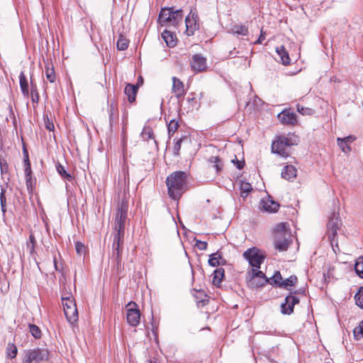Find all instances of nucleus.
<instances>
[{"mask_svg":"<svg viewBox=\"0 0 363 363\" xmlns=\"http://www.w3.org/2000/svg\"><path fill=\"white\" fill-rule=\"evenodd\" d=\"M31 93L33 95V96H32L33 101L37 103L38 101L39 96H38V94L37 92L36 89L32 88Z\"/></svg>","mask_w":363,"mask_h":363,"instance_id":"53","label":"nucleus"},{"mask_svg":"<svg viewBox=\"0 0 363 363\" xmlns=\"http://www.w3.org/2000/svg\"><path fill=\"white\" fill-rule=\"evenodd\" d=\"M276 52L278 54L282 64L289 65L290 63L291 59L288 52L284 46L281 45L280 47H277Z\"/></svg>","mask_w":363,"mask_h":363,"instance_id":"22","label":"nucleus"},{"mask_svg":"<svg viewBox=\"0 0 363 363\" xmlns=\"http://www.w3.org/2000/svg\"><path fill=\"white\" fill-rule=\"evenodd\" d=\"M6 193V189L1 186V194H0V203H1V211L3 214L4 215L6 211V199L5 196Z\"/></svg>","mask_w":363,"mask_h":363,"instance_id":"36","label":"nucleus"},{"mask_svg":"<svg viewBox=\"0 0 363 363\" xmlns=\"http://www.w3.org/2000/svg\"><path fill=\"white\" fill-rule=\"evenodd\" d=\"M296 144V137L294 135L279 136L272 144V151L282 157H287L290 154L288 149Z\"/></svg>","mask_w":363,"mask_h":363,"instance_id":"2","label":"nucleus"},{"mask_svg":"<svg viewBox=\"0 0 363 363\" xmlns=\"http://www.w3.org/2000/svg\"><path fill=\"white\" fill-rule=\"evenodd\" d=\"M16 354H17V348L16 347V346L13 345L12 350H11V352L9 353V356L11 358H13L16 356Z\"/></svg>","mask_w":363,"mask_h":363,"instance_id":"57","label":"nucleus"},{"mask_svg":"<svg viewBox=\"0 0 363 363\" xmlns=\"http://www.w3.org/2000/svg\"><path fill=\"white\" fill-rule=\"evenodd\" d=\"M62 303L67 320L73 324L78 320V311L74 298L72 296H62Z\"/></svg>","mask_w":363,"mask_h":363,"instance_id":"4","label":"nucleus"},{"mask_svg":"<svg viewBox=\"0 0 363 363\" xmlns=\"http://www.w3.org/2000/svg\"><path fill=\"white\" fill-rule=\"evenodd\" d=\"M45 77H46L47 79L50 82H51V83L55 82V81L56 79V76H55V73L54 71V68H53V67H50L49 63H48L45 65Z\"/></svg>","mask_w":363,"mask_h":363,"instance_id":"29","label":"nucleus"},{"mask_svg":"<svg viewBox=\"0 0 363 363\" xmlns=\"http://www.w3.org/2000/svg\"><path fill=\"white\" fill-rule=\"evenodd\" d=\"M167 184L169 197L176 201V206L178 208L179 199L182 196V183H167Z\"/></svg>","mask_w":363,"mask_h":363,"instance_id":"12","label":"nucleus"},{"mask_svg":"<svg viewBox=\"0 0 363 363\" xmlns=\"http://www.w3.org/2000/svg\"><path fill=\"white\" fill-rule=\"evenodd\" d=\"M346 143H348V145H350V143H352L356 138L353 135H349L347 137H345L342 138Z\"/></svg>","mask_w":363,"mask_h":363,"instance_id":"56","label":"nucleus"},{"mask_svg":"<svg viewBox=\"0 0 363 363\" xmlns=\"http://www.w3.org/2000/svg\"><path fill=\"white\" fill-rule=\"evenodd\" d=\"M280 205L278 202L274 201L270 196L262 198L259 201V208L261 211L269 213L278 211Z\"/></svg>","mask_w":363,"mask_h":363,"instance_id":"10","label":"nucleus"},{"mask_svg":"<svg viewBox=\"0 0 363 363\" xmlns=\"http://www.w3.org/2000/svg\"><path fill=\"white\" fill-rule=\"evenodd\" d=\"M297 281V278L295 276H291L288 279L283 281L284 286H293Z\"/></svg>","mask_w":363,"mask_h":363,"instance_id":"46","label":"nucleus"},{"mask_svg":"<svg viewBox=\"0 0 363 363\" xmlns=\"http://www.w3.org/2000/svg\"><path fill=\"white\" fill-rule=\"evenodd\" d=\"M20 86L24 96H28L29 94L28 84L26 75L23 72L19 75Z\"/></svg>","mask_w":363,"mask_h":363,"instance_id":"24","label":"nucleus"},{"mask_svg":"<svg viewBox=\"0 0 363 363\" xmlns=\"http://www.w3.org/2000/svg\"><path fill=\"white\" fill-rule=\"evenodd\" d=\"M247 286L251 289H257L264 286L268 279L264 274L257 269H251L246 275Z\"/></svg>","mask_w":363,"mask_h":363,"instance_id":"5","label":"nucleus"},{"mask_svg":"<svg viewBox=\"0 0 363 363\" xmlns=\"http://www.w3.org/2000/svg\"><path fill=\"white\" fill-rule=\"evenodd\" d=\"M356 304L361 308H363V286H361L358 292L354 296Z\"/></svg>","mask_w":363,"mask_h":363,"instance_id":"38","label":"nucleus"},{"mask_svg":"<svg viewBox=\"0 0 363 363\" xmlns=\"http://www.w3.org/2000/svg\"><path fill=\"white\" fill-rule=\"evenodd\" d=\"M137 91L138 87L131 84H128L124 90V93L128 96V99L130 102H133L135 100Z\"/></svg>","mask_w":363,"mask_h":363,"instance_id":"23","label":"nucleus"},{"mask_svg":"<svg viewBox=\"0 0 363 363\" xmlns=\"http://www.w3.org/2000/svg\"><path fill=\"white\" fill-rule=\"evenodd\" d=\"M177 217L179 223L182 224V220H181V218H180V216H179V214L178 211H177Z\"/></svg>","mask_w":363,"mask_h":363,"instance_id":"61","label":"nucleus"},{"mask_svg":"<svg viewBox=\"0 0 363 363\" xmlns=\"http://www.w3.org/2000/svg\"><path fill=\"white\" fill-rule=\"evenodd\" d=\"M265 33L263 32L262 30H261V33H260V35L259 37V38L257 40V41H255V43L256 44H261L262 43V41L264 40L265 38Z\"/></svg>","mask_w":363,"mask_h":363,"instance_id":"55","label":"nucleus"},{"mask_svg":"<svg viewBox=\"0 0 363 363\" xmlns=\"http://www.w3.org/2000/svg\"><path fill=\"white\" fill-rule=\"evenodd\" d=\"M191 293L199 308L202 307L208 303V297L204 290L193 289Z\"/></svg>","mask_w":363,"mask_h":363,"instance_id":"14","label":"nucleus"},{"mask_svg":"<svg viewBox=\"0 0 363 363\" xmlns=\"http://www.w3.org/2000/svg\"><path fill=\"white\" fill-rule=\"evenodd\" d=\"M0 167H1V170L2 173L4 172H7L8 165H7L6 160H4L3 158H0Z\"/></svg>","mask_w":363,"mask_h":363,"instance_id":"51","label":"nucleus"},{"mask_svg":"<svg viewBox=\"0 0 363 363\" xmlns=\"http://www.w3.org/2000/svg\"><path fill=\"white\" fill-rule=\"evenodd\" d=\"M179 127V122L175 120H171L168 125L169 135L174 134Z\"/></svg>","mask_w":363,"mask_h":363,"instance_id":"44","label":"nucleus"},{"mask_svg":"<svg viewBox=\"0 0 363 363\" xmlns=\"http://www.w3.org/2000/svg\"><path fill=\"white\" fill-rule=\"evenodd\" d=\"M197 14L195 11L191 10L189 14L185 18L186 23V34L189 36L194 34V32L199 28V23H197Z\"/></svg>","mask_w":363,"mask_h":363,"instance_id":"11","label":"nucleus"},{"mask_svg":"<svg viewBox=\"0 0 363 363\" xmlns=\"http://www.w3.org/2000/svg\"><path fill=\"white\" fill-rule=\"evenodd\" d=\"M243 257L248 261L250 265L252 267V269H257V270H259L264 259V256L261 251L255 247L245 251L243 253Z\"/></svg>","mask_w":363,"mask_h":363,"instance_id":"7","label":"nucleus"},{"mask_svg":"<svg viewBox=\"0 0 363 363\" xmlns=\"http://www.w3.org/2000/svg\"><path fill=\"white\" fill-rule=\"evenodd\" d=\"M232 31L234 34L247 35L248 34V29L243 25H235L232 28Z\"/></svg>","mask_w":363,"mask_h":363,"instance_id":"30","label":"nucleus"},{"mask_svg":"<svg viewBox=\"0 0 363 363\" xmlns=\"http://www.w3.org/2000/svg\"><path fill=\"white\" fill-rule=\"evenodd\" d=\"M299 299L295 296L290 294L285 298V303L281 306V313L284 314H291L294 311V305L298 303Z\"/></svg>","mask_w":363,"mask_h":363,"instance_id":"13","label":"nucleus"},{"mask_svg":"<svg viewBox=\"0 0 363 363\" xmlns=\"http://www.w3.org/2000/svg\"><path fill=\"white\" fill-rule=\"evenodd\" d=\"M191 68L197 72H203L207 68L206 59L201 55H194L191 60Z\"/></svg>","mask_w":363,"mask_h":363,"instance_id":"15","label":"nucleus"},{"mask_svg":"<svg viewBox=\"0 0 363 363\" xmlns=\"http://www.w3.org/2000/svg\"><path fill=\"white\" fill-rule=\"evenodd\" d=\"M124 228H125V223H115V230L117 231V233L115 235V237H116L117 239L123 240Z\"/></svg>","mask_w":363,"mask_h":363,"instance_id":"31","label":"nucleus"},{"mask_svg":"<svg viewBox=\"0 0 363 363\" xmlns=\"http://www.w3.org/2000/svg\"><path fill=\"white\" fill-rule=\"evenodd\" d=\"M354 336L357 340L363 337V320L360 322L359 326L354 329Z\"/></svg>","mask_w":363,"mask_h":363,"instance_id":"42","label":"nucleus"},{"mask_svg":"<svg viewBox=\"0 0 363 363\" xmlns=\"http://www.w3.org/2000/svg\"><path fill=\"white\" fill-rule=\"evenodd\" d=\"M341 226V221L337 216L335 213L329 218L327 227H328V236L331 242V245H333V243L335 242V237L337 235V230L340 229Z\"/></svg>","mask_w":363,"mask_h":363,"instance_id":"9","label":"nucleus"},{"mask_svg":"<svg viewBox=\"0 0 363 363\" xmlns=\"http://www.w3.org/2000/svg\"><path fill=\"white\" fill-rule=\"evenodd\" d=\"M146 363H160L155 357H150L147 360Z\"/></svg>","mask_w":363,"mask_h":363,"instance_id":"58","label":"nucleus"},{"mask_svg":"<svg viewBox=\"0 0 363 363\" xmlns=\"http://www.w3.org/2000/svg\"><path fill=\"white\" fill-rule=\"evenodd\" d=\"M226 263L225 259L222 257L220 252H216L210 255L208 264L212 267L224 265Z\"/></svg>","mask_w":363,"mask_h":363,"instance_id":"19","label":"nucleus"},{"mask_svg":"<svg viewBox=\"0 0 363 363\" xmlns=\"http://www.w3.org/2000/svg\"><path fill=\"white\" fill-rule=\"evenodd\" d=\"M225 271L223 268L216 269L213 274L212 282L214 285H219L223 277Z\"/></svg>","mask_w":363,"mask_h":363,"instance_id":"25","label":"nucleus"},{"mask_svg":"<svg viewBox=\"0 0 363 363\" xmlns=\"http://www.w3.org/2000/svg\"><path fill=\"white\" fill-rule=\"evenodd\" d=\"M128 40L126 39L124 36L122 35H120L118 40H117V48L119 50H125L128 47Z\"/></svg>","mask_w":363,"mask_h":363,"instance_id":"33","label":"nucleus"},{"mask_svg":"<svg viewBox=\"0 0 363 363\" xmlns=\"http://www.w3.org/2000/svg\"><path fill=\"white\" fill-rule=\"evenodd\" d=\"M166 182H182V171L172 173L167 178Z\"/></svg>","mask_w":363,"mask_h":363,"instance_id":"43","label":"nucleus"},{"mask_svg":"<svg viewBox=\"0 0 363 363\" xmlns=\"http://www.w3.org/2000/svg\"><path fill=\"white\" fill-rule=\"evenodd\" d=\"M231 162L236 165L237 168L241 169L243 168L245 162L244 160H238L236 157L231 160Z\"/></svg>","mask_w":363,"mask_h":363,"instance_id":"48","label":"nucleus"},{"mask_svg":"<svg viewBox=\"0 0 363 363\" xmlns=\"http://www.w3.org/2000/svg\"><path fill=\"white\" fill-rule=\"evenodd\" d=\"M337 145L343 152L347 154L351 151V147L350 145H348V143H346L342 138H338L337 139Z\"/></svg>","mask_w":363,"mask_h":363,"instance_id":"37","label":"nucleus"},{"mask_svg":"<svg viewBox=\"0 0 363 363\" xmlns=\"http://www.w3.org/2000/svg\"><path fill=\"white\" fill-rule=\"evenodd\" d=\"M29 330L31 335L36 339L40 338L41 337V331L40 328L33 324L29 325Z\"/></svg>","mask_w":363,"mask_h":363,"instance_id":"41","label":"nucleus"},{"mask_svg":"<svg viewBox=\"0 0 363 363\" xmlns=\"http://www.w3.org/2000/svg\"><path fill=\"white\" fill-rule=\"evenodd\" d=\"M125 308L128 323L133 327L137 326L140 320V313L138 305L130 301L126 305Z\"/></svg>","mask_w":363,"mask_h":363,"instance_id":"8","label":"nucleus"},{"mask_svg":"<svg viewBox=\"0 0 363 363\" xmlns=\"http://www.w3.org/2000/svg\"><path fill=\"white\" fill-rule=\"evenodd\" d=\"M152 332L153 333V335H155V337H157V326L152 323Z\"/></svg>","mask_w":363,"mask_h":363,"instance_id":"59","label":"nucleus"},{"mask_svg":"<svg viewBox=\"0 0 363 363\" xmlns=\"http://www.w3.org/2000/svg\"><path fill=\"white\" fill-rule=\"evenodd\" d=\"M207 242H203V241H199L197 243H196V246L198 247V248L201 250H204L207 248Z\"/></svg>","mask_w":363,"mask_h":363,"instance_id":"54","label":"nucleus"},{"mask_svg":"<svg viewBox=\"0 0 363 363\" xmlns=\"http://www.w3.org/2000/svg\"><path fill=\"white\" fill-rule=\"evenodd\" d=\"M332 246H333V249L334 252L335 253H337V250L339 251V247H338V245H337L336 240H335V242L333 243V245H332Z\"/></svg>","mask_w":363,"mask_h":363,"instance_id":"60","label":"nucleus"},{"mask_svg":"<svg viewBox=\"0 0 363 363\" xmlns=\"http://www.w3.org/2000/svg\"><path fill=\"white\" fill-rule=\"evenodd\" d=\"M182 140H183V142H184L186 140V138L183 137Z\"/></svg>","mask_w":363,"mask_h":363,"instance_id":"64","label":"nucleus"},{"mask_svg":"<svg viewBox=\"0 0 363 363\" xmlns=\"http://www.w3.org/2000/svg\"><path fill=\"white\" fill-rule=\"evenodd\" d=\"M296 109L298 113L302 115H312L313 113V110L310 108H305L300 104L296 106Z\"/></svg>","mask_w":363,"mask_h":363,"instance_id":"45","label":"nucleus"},{"mask_svg":"<svg viewBox=\"0 0 363 363\" xmlns=\"http://www.w3.org/2000/svg\"><path fill=\"white\" fill-rule=\"evenodd\" d=\"M297 170L293 165H286L281 172V177L286 180L294 179L296 177Z\"/></svg>","mask_w":363,"mask_h":363,"instance_id":"20","label":"nucleus"},{"mask_svg":"<svg viewBox=\"0 0 363 363\" xmlns=\"http://www.w3.org/2000/svg\"><path fill=\"white\" fill-rule=\"evenodd\" d=\"M56 169H57V172L59 173V174L62 177V179H65L67 180L71 179V178H72L71 174L67 172L64 166L57 163L56 164Z\"/></svg>","mask_w":363,"mask_h":363,"instance_id":"35","label":"nucleus"},{"mask_svg":"<svg viewBox=\"0 0 363 363\" xmlns=\"http://www.w3.org/2000/svg\"><path fill=\"white\" fill-rule=\"evenodd\" d=\"M182 21V11H173L172 9H162L159 15V22L162 26H178Z\"/></svg>","mask_w":363,"mask_h":363,"instance_id":"3","label":"nucleus"},{"mask_svg":"<svg viewBox=\"0 0 363 363\" xmlns=\"http://www.w3.org/2000/svg\"><path fill=\"white\" fill-rule=\"evenodd\" d=\"M183 174V182H184L185 177H184V172H182Z\"/></svg>","mask_w":363,"mask_h":363,"instance_id":"62","label":"nucleus"},{"mask_svg":"<svg viewBox=\"0 0 363 363\" xmlns=\"http://www.w3.org/2000/svg\"><path fill=\"white\" fill-rule=\"evenodd\" d=\"M45 128L48 130L52 131V130H54L55 126H54V124H53V123H52V121L51 120H50L49 118H47V120L45 122Z\"/></svg>","mask_w":363,"mask_h":363,"instance_id":"52","label":"nucleus"},{"mask_svg":"<svg viewBox=\"0 0 363 363\" xmlns=\"http://www.w3.org/2000/svg\"><path fill=\"white\" fill-rule=\"evenodd\" d=\"M177 235L179 237L180 235H179V229L177 228Z\"/></svg>","mask_w":363,"mask_h":363,"instance_id":"63","label":"nucleus"},{"mask_svg":"<svg viewBox=\"0 0 363 363\" xmlns=\"http://www.w3.org/2000/svg\"><path fill=\"white\" fill-rule=\"evenodd\" d=\"M75 250H76V252L79 256L86 255V247L82 242H81L79 241H77L75 242Z\"/></svg>","mask_w":363,"mask_h":363,"instance_id":"40","label":"nucleus"},{"mask_svg":"<svg viewBox=\"0 0 363 363\" xmlns=\"http://www.w3.org/2000/svg\"><path fill=\"white\" fill-rule=\"evenodd\" d=\"M49 352L47 349L35 348L25 352L23 363H40L48 359Z\"/></svg>","mask_w":363,"mask_h":363,"instance_id":"6","label":"nucleus"},{"mask_svg":"<svg viewBox=\"0 0 363 363\" xmlns=\"http://www.w3.org/2000/svg\"><path fill=\"white\" fill-rule=\"evenodd\" d=\"M209 162L212 164V167L214 168L217 173H219L223 169V162L218 157H211L209 159Z\"/></svg>","mask_w":363,"mask_h":363,"instance_id":"28","label":"nucleus"},{"mask_svg":"<svg viewBox=\"0 0 363 363\" xmlns=\"http://www.w3.org/2000/svg\"><path fill=\"white\" fill-rule=\"evenodd\" d=\"M240 196L245 198L249 192L252 190L251 183H240Z\"/></svg>","mask_w":363,"mask_h":363,"instance_id":"34","label":"nucleus"},{"mask_svg":"<svg viewBox=\"0 0 363 363\" xmlns=\"http://www.w3.org/2000/svg\"><path fill=\"white\" fill-rule=\"evenodd\" d=\"M23 164H24V173L26 175V182H30L31 177V168L30 163L29 161L28 152L27 149L23 147Z\"/></svg>","mask_w":363,"mask_h":363,"instance_id":"18","label":"nucleus"},{"mask_svg":"<svg viewBox=\"0 0 363 363\" xmlns=\"http://www.w3.org/2000/svg\"><path fill=\"white\" fill-rule=\"evenodd\" d=\"M35 238L33 234L29 236V240L27 242V250L30 255H33L35 252Z\"/></svg>","mask_w":363,"mask_h":363,"instance_id":"39","label":"nucleus"},{"mask_svg":"<svg viewBox=\"0 0 363 363\" xmlns=\"http://www.w3.org/2000/svg\"><path fill=\"white\" fill-rule=\"evenodd\" d=\"M162 37L169 47H174L177 45V38L175 35L169 30H164Z\"/></svg>","mask_w":363,"mask_h":363,"instance_id":"21","label":"nucleus"},{"mask_svg":"<svg viewBox=\"0 0 363 363\" xmlns=\"http://www.w3.org/2000/svg\"><path fill=\"white\" fill-rule=\"evenodd\" d=\"M141 135L144 139L147 140L152 138V131L149 127H145Z\"/></svg>","mask_w":363,"mask_h":363,"instance_id":"47","label":"nucleus"},{"mask_svg":"<svg viewBox=\"0 0 363 363\" xmlns=\"http://www.w3.org/2000/svg\"><path fill=\"white\" fill-rule=\"evenodd\" d=\"M274 249L279 252L286 251L291 243V231L288 223L277 224L273 230Z\"/></svg>","mask_w":363,"mask_h":363,"instance_id":"1","label":"nucleus"},{"mask_svg":"<svg viewBox=\"0 0 363 363\" xmlns=\"http://www.w3.org/2000/svg\"><path fill=\"white\" fill-rule=\"evenodd\" d=\"M181 142H182V139L178 140L176 142V143L174 144V146L173 148L174 154L177 156L179 155V150H180V147H181L180 143Z\"/></svg>","mask_w":363,"mask_h":363,"instance_id":"50","label":"nucleus"},{"mask_svg":"<svg viewBox=\"0 0 363 363\" xmlns=\"http://www.w3.org/2000/svg\"><path fill=\"white\" fill-rule=\"evenodd\" d=\"M173 84H172V91L175 94L176 96L179 98L182 96V82L179 79L174 77L172 78Z\"/></svg>","mask_w":363,"mask_h":363,"instance_id":"27","label":"nucleus"},{"mask_svg":"<svg viewBox=\"0 0 363 363\" xmlns=\"http://www.w3.org/2000/svg\"><path fill=\"white\" fill-rule=\"evenodd\" d=\"M128 209V203L125 198H122L121 206L118 209V212L116 216L115 223H125Z\"/></svg>","mask_w":363,"mask_h":363,"instance_id":"16","label":"nucleus"},{"mask_svg":"<svg viewBox=\"0 0 363 363\" xmlns=\"http://www.w3.org/2000/svg\"><path fill=\"white\" fill-rule=\"evenodd\" d=\"M123 242V240L117 239L116 237L114 238V240L113 242V255H116L118 261L121 259V244Z\"/></svg>","mask_w":363,"mask_h":363,"instance_id":"26","label":"nucleus"},{"mask_svg":"<svg viewBox=\"0 0 363 363\" xmlns=\"http://www.w3.org/2000/svg\"><path fill=\"white\" fill-rule=\"evenodd\" d=\"M273 280L274 283L278 284L280 286H283V281H281L282 280V277L279 272L274 275Z\"/></svg>","mask_w":363,"mask_h":363,"instance_id":"49","label":"nucleus"},{"mask_svg":"<svg viewBox=\"0 0 363 363\" xmlns=\"http://www.w3.org/2000/svg\"><path fill=\"white\" fill-rule=\"evenodd\" d=\"M354 269L356 274L360 277L363 278V257H359L355 263Z\"/></svg>","mask_w":363,"mask_h":363,"instance_id":"32","label":"nucleus"},{"mask_svg":"<svg viewBox=\"0 0 363 363\" xmlns=\"http://www.w3.org/2000/svg\"><path fill=\"white\" fill-rule=\"evenodd\" d=\"M279 121L284 125H294L296 123V116L289 110H284L278 114Z\"/></svg>","mask_w":363,"mask_h":363,"instance_id":"17","label":"nucleus"}]
</instances>
